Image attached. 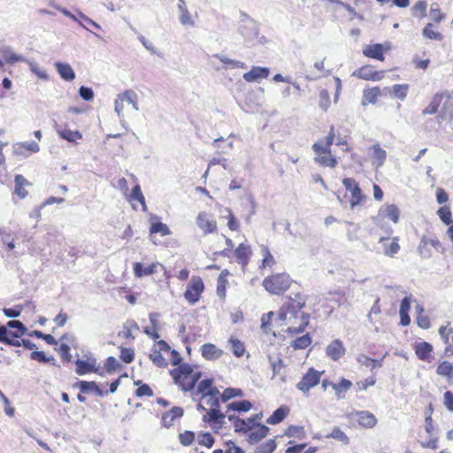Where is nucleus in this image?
<instances>
[{
	"label": "nucleus",
	"instance_id": "f257e3e1",
	"mask_svg": "<svg viewBox=\"0 0 453 453\" xmlns=\"http://www.w3.org/2000/svg\"><path fill=\"white\" fill-rule=\"evenodd\" d=\"M294 303H288L282 305L279 312V319L291 326L288 331L299 334L304 331L309 325L310 315L302 312L301 310L305 306L306 300H295Z\"/></svg>",
	"mask_w": 453,
	"mask_h": 453
},
{
	"label": "nucleus",
	"instance_id": "f03ea898",
	"mask_svg": "<svg viewBox=\"0 0 453 453\" xmlns=\"http://www.w3.org/2000/svg\"><path fill=\"white\" fill-rule=\"evenodd\" d=\"M239 33L243 37L244 44L249 48L256 46L257 43L264 44L266 42L265 36L258 37L259 28L257 23L245 13L242 15Z\"/></svg>",
	"mask_w": 453,
	"mask_h": 453
},
{
	"label": "nucleus",
	"instance_id": "7ed1b4c3",
	"mask_svg": "<svg viewBox=\"0 0 453 453\" xmlns=\"http://www.w3.org/2000/svg\"><path fill=\"white\" fill-rule=\"evenodd\" d=\"M192 372L193 369L188 364H181L170 372L174 382L186 392L192 390L201 377L200 372Z\"/></svg>",
	"mask_w": 453,
	"mask_h": 453
},
{
	"label": "nucleus",
	"instance_id": "20e7f679",
	"mask_svg": "<svg viewBox=\"0 0 453 453\" xmlns=\"http://www.w3.org/2000/svg\"><path fill=\"white\" fill-rule=\"evenodd\" d=\"M118 188L125 196L126 199L134 208L135 203H142V192L138 179L133 174L119 178L117 181Z\"/></svg>",
	"mask_w": 453,
	"mask_h": 453
},
{
	"label": "nucleus",
	"instance_id": "39448f33",
	"mask_svg": "<svg viewBox=\"0 0 453 453\" xmlns=\"http://www.w3.org/2000/svg\"><path fill=\"white\" fill-rule=\"evenodd\" d=\"M25 331L26 327L19 320H11L6 326L0 325V343L19 347L20 342L18 338L21 337Z\"/></svg>",
	"mask_w": 453,
	"mask_h": 453
},
{
	"label": "nucleus",
	"instance_id": "423d86ee",
	"mask_svg": "<svg viewBox=\"0 0 453 453\" xmlns=\"http://www.w3.org/2000/svg\"><path fill=\"white\" fill-rule=\"evenodd\" d=\"M291 283L289 275L283 273L265 278L263 286L271 294L281 295L290 288Z\"/></svg>",
	"mask_w": 453,
	"mask_h": 453
},
{
	"label": "nucleus",
	"instance_id": "0eeeda50",
	"mask_svg": "<svg viewBox=\"0 0 453 453\" xmlns=\"http://www.w3.org/2000/svg\"><path fill=\"white\" fill-rule=\"evenodd\" d=\"M150 238L154 244H158L161 242L157 239L156 234H159L160 236H166L171 234L169 227L161 222L157 216L152 215L150 219Z\"/></svg>",
	"mask_w": 453,
	"mask_h": 453
},
{
	"label": "nucleus",
	"instance_id": "6e6552de",
	"mask_svg": "<svg viewBox=\"0 0 453 453\" xmlns=\"http://www.w3.org/2000/svg\"><path fill=\"white\" fill-rule=\"evenodd\" d=\"M85 359H77L75 361V372L78 375H84L88 373H96L98 372L96 358L92 355H86Z\"/></svg>",
	"mask_w": 453,
	"mask_h": 453
},
{
	"label": "nucleus",
	"instance_id": "1a4fd4ad",
	"mask_svg": "<svg viewBox=\"0 0 453 453\" xmlns=\"http://www.w3.org/2000/svg\"><path fill=\"white\" fill-rule=\"evenodd\" d=\"M321 373L313 368H310L297 383L296 388L303 393H307L311 388L317 386L320 381Z\"/></svg>",
	"mask_w": 453,
	"mask_h": 453
},
{
	"label": "nucleus",
	"instance_id": "9d476101",
	"mask_svg": "<svg viewBox=\"0 0 453 453\" xmlns=\"http://www.w3.org/2000/svg\"><path fill=\"white\" fill-rule=\"evenodd\" d=\"M203 288L204 286L202 279L193 278L184 293L185 299L192 304L196 303L199 300Z\"/></svg>",
	"mask_w": 453,
	"mask_h": 453
},
{
	"label": "nucleus",
	"instance_id": "9b49d317",
	"mask_svg": "<svg viewBox=\"0 0 453 453\" xmlns=\"http://www.w3.org/2000/svg\"><path fill=\"white\" fill-rule=\"evenodd\" d=\"M342 184L345 187V188L351 194V208H354L355 206L358 205L363 198L362 192L358 183L352 178H344L342 180Z\"/></svg>",
	"mask_w": 453,
	"mask_h": 453
},
{
	"label": "nucleus",
	"instance_id": "f8f14e48",
	"mask_svg": "<svg viewBox=\"0 0 453 453\" xmlns=\"http://www.w3.org/2000/svg\"><path fill=\"white\" fill-rule=\"evenodd\" d=\"M196 224L204 234H211L217 229V222L205 211H202L196 218Z\"/></svg>",
	"mask_w": 453,
	"mask_h": 453
},
{
	"label": "nucleus",
	"instance_id": "ddd939ff",
	"mask_svg": "<svg viewBox=\"0 0 453 453\" xmlns=\"http://www.w3.org/2000/svg\"><path fill=\"white\" fill-rule=\"evenodd\" d=\"M352 75L365 81H378L383 78V72L375 71L372 66L365 65L356 70Z\"/></svg>",
	"mask_w": 453,
	"mask_h": 453
},
{
	"label": "nucleus",
	"instance_id": "4468645a",
	"mask_svg": "<svg viewBox=\"0 0 453 453\" xmlns=\"http://www.w3.org/2000/svg\"><path fill=\"white\" fill-rule=\"evenodd\" d=\"M137 96L133 91H126L122 95H119L115 100V110L119 113L125 107L126 104L131 105L133 108L136 107Z\"/></svg>",
	"mask_w": 453,
	"mask_h": 453
},
{
	"label": "nucleus",
	"instance_id": "2eb2a0df",
	"mask_svg": "<svg viewBox=\"0 0 453 453\" xmlns=\"http://www.w3.org/2000/svg\"><path fill=\"white\" fill-rule=\"evenodd\" d=\"M345 347L340 340H334L329 343L326 349V353L328 357L334 361H337L345 354Z\"/></svg>",
	"mask_w": 453,
	"mask_h": 453
},
{
	"label": "nucleus",
	"instance_id": "dca6fc26",
	"mask_svg": "<svg viewBox=\"0 0 453 453\" xmlns=\"http://www.w3.org/2000/svg\"><path fill=\"white\" fill-rule=\"evenodd\" d=\"M270 73L269 68L253 66L250 71L243 74V79L248 82L258 81L261 79H265Z\"/></svg>",
	"mask_w": 453,
	"mask_h": 453
},
{
	"label": "nucleus",
	"instance_id": "f3484780",
	"mask_svg": "<svg viewBox=\"0 0 453 453\" xmlns=\"http://www.w3.org/2000/svg\"><path fill=\"white\" fill-rule=\"evenodd\" d=\"M14 183V195L20 199L26 198L28 195L26 187L30 186L31 183L21 174L15 175Z\"/></svg>",
	"mask_w": 453,
	"mask_h": 453
},
{
	"label": "nucleus",
	"instance_id": "a211bd4d",
	"mask_svg": "<svg viewBox=\"0 0 453 453\" xmlns=\"http://www.w3.org/2000/svg\"><path fill=\"white\" fill-rule=\"evenodd\" d=\"M351 415H355L357 417L358 424L365 428H372L377 424L376 417L369 412V411H357L356 413H352Z\"/></svg>",
	"mask_w": 453,
	"mask_h": 453
},
{
	"label": "nucleus",
	"instance_id": "6ab92c4d",
	"mask_svg": "<svg viewBox=\"0 0 453 453\" xmlns=\"http://www.w3.org/2000/svg\"><path fill=\"white\" fill-rule=\"evenodd\" d=\"M203 357L207 360L219 359L223 355V350L212 343H205L201 347Z\"/></svg>",
	"mask_w": 453,
	"mask_h": 453
},
{
	"label": "nucleus",
	"instance_id": "aec40b11",
	"mask_svg": "<svg viewBox=\"0 0 453 453\" xmlns=\"http://www.w3.org/2000/svg\"><path fill=\"white\" fill-rule=\"evenodd\" d=\"M383 50H384V49H383V45L382 44L375 43V44H372V45H367L364 49L363 54L365 57H368V58H374V59H377V60H380V61H383L384 58H385Z\"/></svg>",
	"mask_w": 453,
	"mask_h": 453
},
{
	"label": "nucleus",
	"instance_id": "412c9836",
	"mask_svg": "<svg viewBox=\"0 0 453 453\" xmlns=\"http://www.w3.org/2000/svg\"><path fill=\"white\" fill-rule=\"evenodd\" d=\"M269 432V428L263 424H257L256 430L251 432L248 436V442L250 444H255L264 439Z\"/></svg>",
	"mask_w": 453,
	"mask_h": 453
},
{
	"label": "nucleus",
	"instance_id": "4be33fe9",
	"mask_svg": "<svg viewBox=\"0 0 453 453\" xmlns=\"http://www.w3.org/2000/svg\"><path fill=\"white\" fill-rule=\"evenodd\" d=\"M203 420L209 423H214L222 426L225 423V415L220 412L219 409H210L203 416Z\"/></svg>",
	"mask_w": 453,
	"mask_h": 453
},
{
	"label": "nucleus",
	"instance_id": "5701e85b",
	"mask_svg": "<svg viewBox=\"0 0 453 453\" xmlns=\"http://www.w3.org/2000/svg\"><path fill=\"white\" fill-rule=\"evenodd\" d=\"M177 7L180 13V22L184 26H195V21L187 8L185 0H178Z\"/></svg>",
	"mask_w": 453,
	"mask_h": 453
},
{
	"label": "nucleus",
	"instance_id": "b1692460",
	"mask_svg": "<svg viewBox=\"0 0 453 453\" xmlns=\"http://www.w3.org/2000/svg\"><path fill=\"white\" fill-rule=\"evenodd\" d=\"M388 238L387 237H380L379 240V243L382 244L384 247V254L388 257H394L395 254H396L399 250L400 246L398 244V238L395 237L394 240L390 244H388Z\"/></svg>",
	"mask_w": 453,
	"mask_h": 453
},
{
	"label": "nucleus",
	"instance_id": "393cba45",
	"mask_svg": "<svg viewBox=\"0 0 453 453\" xmlns=\"http://www.w3.org/2000/svg\"><path fill=\"white\" fill-rule=\"evenodd\" d=\"M288 413L289 408L286 405H281L273 412V414L266 419V422L270 425L279 424Z\"/></svg>",
	"mask_w": 453,
	"mask_h": 453
},
{
	"label": "nucleus",
	"instance_id": "a878e982",
	"mask_svg": "<svg viewBox=\"0 0 453 453\" xmlns=\"http://www.w3.org/2000/svg\"><path fill=\"white\" fill-rule=\"evenodd\" d=\"M183 415V409L180 407H173L165 412L162 417V422L165 427H170L176 418Z\"/></svg>",
	"mask_w": 453,
	"mask_h": 453
},
{
	"label": "nucleus",
	"instance_id": "bb28decb",
	"mask_svg": "<svg viewBox=\"0 0 453 453\" xmlns=\"http://www.w3.org/2000/svg\"><path fill=\"white\" fill-rule=\"evenodd\" d=\"M75 387H78L82 394L94 391L97 393L98 395H103L105 393L95 381L81 380L75 384Z\"/></svg>",
	"mask_w": 453,
	"mask_h": 453
},
{
	"label": "nucleus",
	"instance_id": "cd10ccee",
	"mask_svg": "<svg viewBox=\"0 0 453 453\" xmlns=\"http://www.w3.org/2000/svg\"><path fill=\"white\" fill-rule=\"evenodd\" d=\"M58 135L70 142H77L82 139V134L78 130H71L69 128L58 129Z\"/></svg>",
	"mask_w": 453,
	"mask_h": 453
},
{
	"label": "nucleus",
	"instance_id": "c85d7f7f",
	"mask_svg": "<svg viewBox=\"0 0 453 453\" xmlns=\"http://www.w3.org/2000/svg\"><path fill=\"white\" fill-rule=\"evenodd\" d=\"M444 97L441 118L450 120L453 119V92L446 96L444 95Z\"/></svg>",
	"mask_w": 453,
	"mask_h": 453
},
{
	"label": "nucleus",
	"instance_id": "c756f323",
	"mask_svg": "<svg viewBox=\"0 0 453 453\" xmlns=\"http://www.w3.org/2000/svg\"><path fill=\"white\" fill-rule=\"evenodd\" d=\"M56 68L59 75L65 81H71L75 78V73L70 65L65 63H57Z\"/></svg>",
	"mask_w": 453,
	"mask_h": 453
},
{
	"label": "nucleus",
	"instance_id": "7c9ffc66",
	"mask_svg": "<svg viewBox=\"0 0 453 453\" xmlns=\"http://www.w3.org/2000/svg\"><path fill=\"white\" fill-rule=\"evenodd\" d=\"M380 213H385L384 216L391 219L394 223H397L399 220L400 211L395 204H388L382 206Z\"/></svg>",
	"mask_w": 453,
	"mask_h": 453
},
{
	"label": "nucleus",
	"instance_id": "2f4dec72",
	"mask_svg": "<svg viewBox=\"0 0 453 453\" xmlns=\"http://www.w3.org/2000/svg\"><path fill=\"white\" fill-rule=\"evenodd\" d=\"M372 150H373V155L372 157V163L377 168L380 167L386 160L387 152H386V150L381 149L379 144L373 145Z\"/></svg>",
	"mask_w": 453,
	"mask_h": 453
},
{
	"label": "nucleus",
	"instance_id": "473e14b6",
	"mask_svg": "<svg viewBox=\"0 0 453 453\" xmlns=\"http://www.w3.org/2000/svg\"><path fill=\"white\" fill-rule=\"evenodd\" d=\"M250 253L251 251L250 246L244 243H241L235 250V256L238 263L242 264L243 265H247Z\"/></svg>",
	"mask_w": 453,
	"mask_h": 453
},
{
	"label": "nucleus",
	"instance_id": "72a5a7b5",
	"mask_svg": "<svg viewBox=\"0 0 453 453\" xmlns=\"http://www.w3.org/2000/svg\"><path fill=\"white\" fill-rule=\"evenodd\" d=\"M380 95V90L378 87L365 89L363 92V105H365L366 103L374 104L377 102V98Z\"/></svg>",
	"mask_w": 453,
	"mask_h": 453
},
{
	"label": "nucleus",
	"instance_id": "f704fd0d",
	"mask_svg": "<svg viewBox=\"0 0 453 453\" xmlns=\"http://www.w3.org/2000/svg\"><path fill=\"white\" fill-rule=\"evenodd\" d=\"M325 437L326 439H334L338 441H341L344 445L349 443V438L339 426H334L332 432L326 434Z\"/></svg>",
	"mask_w": 453,
	"mask_h": 453
},
{
	"label": "nucleus",
	"instance_id": "c9c22d12",
	"mask_svg": "<svg viewBox=\"0 0 453 453\" xmlns=\"http://www.w3.org/2000/svg\"><path fill=\"white\" fill-rule=\"evenodd\" d=\"M433 350V346L426 342H419L416 347V354L420 360H426Z\"/></svg>",
	"mask_w": 453,
	"mask_h": 453
},
{
	"label": "nucleus",
	"instance_id": "e433bc0d",
	"mask_svg": "<svg viewBox=\"0 0 453 453\" xmlns=\"http://www.w3.org/2000/svg\"><path fill=\"white\" fill-rule=\"evenodd\" d=\"M444 98V94H436L427 107H426L422 114L427 115V114H434L437 111L439 105L441 104L442 99Z\"/></svg>",
	"mask_w": 453,
	"mask_h": 453
},
{
	"label": "nucleus",
	"instance_id": "4c0bfd02",
	"mask_svg": "<svg viewBox=\"0 0 453 453\" xmlns=\"http://www.w3.org/2000/svg\"><path fill=\"white\" fill-rule=\"evenodd\" d=\"M357 360L361 365L370 367L372 371L382 365L381 360L372 359L364 354L358 355Z\"/></svg>",
	"mask_w": 453,
	"mask_h": 453
},
{
	"label": "nucleus",
	"instance_id": "58836bf2",
	"mask_svg": "<svg viewBox=\"0 0 453 453\" xmlns=\"http://www.w3.org/2000/svg\"><path fill=\"white\" fill-rule=\"evenodd\" d=\"M284 434L288 437H295L300 440L304 439L306 436L303 426L294 425L289 426Z\"/></svg>",
	"mask_w": 453,
	"mask_h": 453
},
{
	"label": "nucleus",
	"instance_id": "ea45409f",
	"mask_svg": "<svg viewBox=\"0 0 453 453\" xmlns=\"http://www.w3.org/2000/svg\"><path fill=\"white\" fill-rule=\"evenodd\" d=\"M252 407V404L250 401L242 400L239 402H233L227 405V411H249Z\"/></svg>",
	"mask_w": 453,
	"mask_h": 453
},
{
	"label": "nucleus",
	"instance_id": "a19ab883",
	"mask_svg": "<svg viewBox=\"0 0 453 453\" xmlns=\"http://www.w3.org/2000/svg\"><path fill=\"white\" fill-rule=\"evenodd\" d=\"M408 91V84H395L392 87V95L402 101L406 98Z\"/></svg>",
	"mask_w": 453,
	"mask_h": 453
},
{
	"label": "nucleus",
	"instance_id": "79ce46f5",
	"mask_svg": "<svg viewBox=\"0 0 453 453\" xmlns=\"http://www.w3.org/2000/svg\"><path fill=\"white\" fill-rule=\"evenodd\" d=\"M228 342L231 345V349L234 356H236L237 357H241L243 356L245 348H244L243 343L241 341H239L238 339H235L234 337H231L228 340Z\"/></svg>",
	"mask_w": 453,
	"mask_h": 453
},
{
	"label": "nucleus",
	"instance_id": "37998d69",
	"mask_svg": "<svg viewBox=\"0 0 453 453\" xmlns=\"http://www.w3.org/2000/svg\"><path fill=\"white\" fill-rule=\"evenodd\" d=\"M418 252L423 258H429L432 257L433 253L428 247V237L422 236L420 240V243L418 247Z\"/></svg>",
	"mask_w": 453,
	"mask_h": 453
},
{
	"label": "nucleus",
	"instance_id": "c03bdc74",
	"mask_svg": "<svg viewBox=\"0 0 453 453\" xmlns=\"http://www.w3.org/2000/svg\"><path fill=\"white\" fill-rule=\"evenodd\" d=\"M439 375L453 378V365L448 361L441 362L436 370Z\"/></svg>",
	"mask_w": 453,
	"mask_h": 453
},
{
	"label": "nucleus",
	"instance_id": "a18cd8bd",
	"mask_svg": "<svg viewBox=\"0 0 453 453\" xmlns=\"http://www.w3.org/2000/svg\"><path fill=\"white\" fill-rule=\"evenodd\" d=\"M311 343V339L309 334H306L301 337L296 338L292 342V347L295 349H303Z\"/></svg>",
	"mask_w": 453,
	"mask_h": 453
},
{
	"label": "nucleus",
	"instance_id": "49530a36",
	"mask_svg": "<svg viewBox=\"0 0 453 453\" xmlns=\"http://www.w3.org/2000/svg\"><path fill=\"white\" fill-rule=\"evenodd\" d=\"M243 392L240 388H227L224 390V392L221 394L220 398L222 402H226L231 398H234L235 396H242Z\"/></svg>",
	"mask_w": 453,
	"mask_h": 453
},
{
	"label": "nucleus",
	"instance_id": "de8ad7c7",
	"mask_svg": "<svg viewBox=\"0 0 453 453\" xmlns=\"http://www.w3.org/2000/svg\"><path fill=\"white\" fill-rule=\"evenodd\" d=\"M276 449L274 439H270L255 449L254 453H272Z\"/></svg>",
	"mask_w": 453,
	"mask_h": 453
},
{
	"label": "nucleus",
	"instance_id": "09e8293b",
	"mask_svg": "<svg viewBox=\"0 0 453 453\" xmlns=\"http://www.w3.org/2000/svg\"><path fill=\"white\" fill-rule=\"evenodd\" d=\"M352 383L346 379H342L339 384H333V388L335 390V394L339 399L342 398L343 396L341 395V393L346 392L349 388L351 387Z\"/></svg>",
	"mask_w": 453,
	"mask_h": 453
},
{
	"label": "nucleus",
	"instance_id": "8fccbe9b",
	"mask_svg": "<svg viewBox=\"0 0 453 453\" xmlns=\"http://www.w3.org/2000/svg\"><path fill=\"white\" fill-rule=\"evenodd\" d=\"M156 317H157V314H150V319L152 324V326L151 327L147 326L143 329V333L146 334L147 335H149L154 341H156L159 338V334L157 333L156 326H155V323L157 320Z\"/></svg>",
	"mask_w": 453,
	"mask_h": 453
},
{
	"label": "nucleus",
	"instance_id": "3c124183",
	"mask_svg": "<svg viewBox=\"0 0 453 453\" xmlns=\"http://www.w3.org/2000/svg\"><path fill=\"white\" fill-rule=\"evenodd\" d=\"M150 359L158 367H165L167 365V361L161 355L159 350L153 349L152 352L150 354Z\"/></svg>",
	"mask_w": 453,
	"mask_h": 453
},
{
	"label": "nucleus",
	"instance_id": "603ef678",
	"mask_svg": "<svg viewBox=\"0 0 453 453\" xmlns=\"http://www.w3.org/2000/svg\"><path fill=\"white\" fill-rule=\"evenodd\" d=\"M437 214H438L440 219L445 225H450L451 223H453V220L451 219V211H450V209L448 206L441 207L437 211Z\"/></svg>",
	"mask_w": 453,
	"mask_h": 453
},
{
	"label": "nucleus",
	"instance_id": "864d4df0",
	"mask_svg": "<svg viewBox=\"0 0 453 453\" xmlns=\"http://www.w3.org/2000/svg\"><path fill=\"white\" fill-rule=\"evenodd\" d=\"M423 35L429 39L441 41L443 36L441 33L435 32L433 30V25L431 23L427 24L423 29Z\"/></svg>",
	"mask_w": 453,
	"mask_h": 453
},
{
	"label": "nucleus",
	"instance_id": "5fc2aeb1",
	"mask_svg": "<svg viewBox=\"0 0 453 453\" xmlns=\"http://www.w3.org/2000/svg\"><path fill=\"white\" fill-rule=\"evenodd\" d=\"M315 160L319 162L320 165L324 166H329L334 168L337 165V160L335 157H332V155L326 154V156H321L319 157H316Z\"/></svg>",
	"mask_w": 453,
	"mask_h": 453
},
{
	"label": "nucleus",
	"instance_id": "6e6d98bb",
	"mask_svg": "<svg viewBox=\"0 0 453 453\" xmlns=\"http://www.w3.org/2000/svg\"><path fill=\"white\" fill-rule=\"evenodd\" d=\"M262 418V413L255 414L252 417L249 418L248 419H244L245 425L242 426L246 429L244 430H239L238 433H243L246 434L250 430H251L254 426H256L255 422Z\"/></svg>",
	"mask_w": 453,
	"mask_h": 453
},
{
	"label": "nucleus",
	"instance_id": "4d7b16f0",
	"mask_svg": "<svg viewBox=\"0 0 453 453\" xmlns=\"http://www.w3.org/2000/svg\"><path fill=\"white\" fill-rule=\"evenodd\" d=\"M426 12V3L425 1L417 2L411 8V14L413 16L424 17Z\"/></svg>",
	"mask_w": 453,
	"mask_h": 453
},
{
	"label": "nucleus",
	"instance_id": "13d9d810",
	"mask_svg": "<svg viewBox=\"0 0 453 453\" xmlns=\"http://www.w3.org/2000/svg\"><path fill=\"white\" fill-rule=\"evenodd\" d=\"M214 441V438L210 433H202L198 435V443L209 449L212 447Z\"/></svg>",
	"mask_w": 453,
	"mask_h": 453
},
{
	"label": "nucleus",
	"instance_id": "bf43d9fd",
	"mask_svg": "<svg viewBox=\"0 0 453 453\" xmlns=\"http://www.w3.org/2000/svg\"><path fill=\"white\" fill-rule=\"evenodd\" d=\"M31 359L40 363L55 362L54 357H47L43 351H33L30 355Z\"/></svg>",
	"mask_w": 453,
	"mask_h": 453
},
{
	"label": "nucleus",
	"instance_id": "052dcab7",
	"mask_svg": "<svg viewBox=\"0 0 453 453\" xmlns=\"http://www.w3.org/2000/svg\"><path fill=\"white\" fill-rule=\"evenodd\" d=\"M269 362L273 372V378H274L277 374H280V371L284 367V363L281 358L273 360L272 357H269Z\"/></svg>",
	"mask_w": 453,
	"mask_h": 453
},
{
	"label": "nucleus",
	"instance_id": "680f3d73",
	"mask_svg": "<svg viewBox=\"0 0 453 453\" xmlns=\"http://www.w3.org/2000/svg\"><path fill=\"white\" fill-rule=\"evenodd\" d=\"M228 274L226 270L221 272L218 279L217 294L219 297L225 296V276Z\"/></svg>",
	"mask_w": 453,
	"mask_h": 453
},
{
	"label": "nucleus",
	"instance_id": "e2e57ef3",
	"mask_svg": "<svg viewBox=\"0 0 453 453\" xmlns=\"http://www.w3.org/2000/svg\"><path fill=\"white\" fill-rule=\"evenodd\" d=\"M179 439L183 446H189L195 440V434L191 431H185L179 434Z\"/></svg>",
	"mask_w": 453,
	"mask_h": 453
},
{
	"label": "nucleus",
	"instance_id": "0e129e2a",
	"mask_svg": "<svg viewBox=\"0 0 453 453\" xmlns=\"http://www.w3.org/2000/svg\"><path fill=\"white\" fill-rule=\"evenodd\" d=\"M157 273H165V267L160 263H154L148 267H143V275H150Z\"/></svg>",
	"mask_w": 453,
	"mask_h": 453
},
{
	"label": "nucleus",
	"instance_id": "69168bd1",
	"mask_svg": "<svg viewBox=\"0 0 453 453\" xmlns=\"http://www.w3.org/2000/svg\"><path fill=\"white\" fill-rule=\"evenodd\" d=\"M120 367L118 360L113 357H109L104 362V369L107 372L111 373L115 372Z\"/></svg>",
	"mask_w": 453,
	"mask_h": 453
},
{
	"label": "nucleus",
	"instance_id": "338daca9",
	"mask_svg": "<svg viewBox=\"0 0 453 453\" xmlns=\"http://www.w3.org/2000/svg\"><path fill=\"white\" fill-rule=\"evenodd\" d=\"M330 106V97L327 90L322 89L319 92V107L323 111H326Z\"/></svg>",
	"mask_w": 453,
	"mask_h": 453
},
{
	"label": "nucleus",
	"instance_id": "774afa93",
	"mask_svg": "<svg viewBox=\"0 0 453 453\" xmlns=\"http://www.w3.org/2000/svg\"><path fill=\"white\" fill-rule=\"evenodd\" d=\"M58 354L61 359L65 362H70L72 355L70 353V347L66 343H61L58 349Z\"/></svg>",
	"mask_w": 453,
	"mask_h": 453
}]
</instances>
